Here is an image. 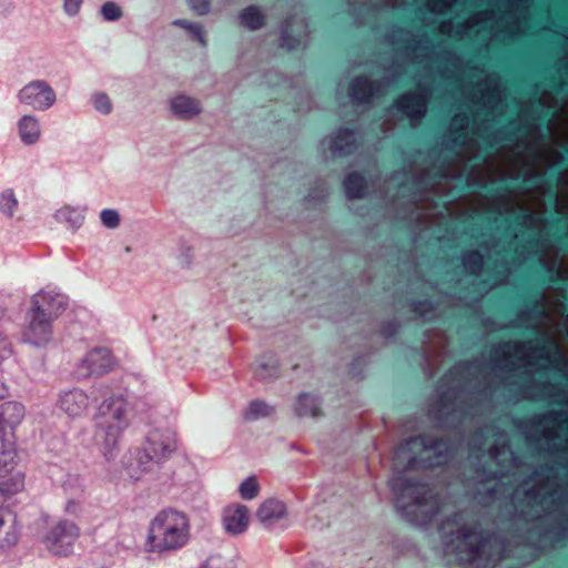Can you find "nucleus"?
<instances>
[{"mask_svg": "<svg viewBox=\"0 0 568 568\" xmlns=\"http://www.w3.org/2000/svg\"><path fill=\"white\" fill-rule=\"evenodd\" d=\"M447 552L456 554L463 562L475 568H490L500 559V546L496 538L486 536L467 526L463 516L448 519L440 526Z\"/></svg>", "mask_w": 568, "mask_h": 568, "instance_id": "1", "label": "nucleus"}, {"mask_svg": "<svg viewBox=\"0 0 568 568\" xmlns=\"http://www.w3.org/2000/svg\"><path fill=\"white\" fill-rule=\"evenodd\" d=\"M191 519L175 508H164L150 520L145 549L151 554L165 555L184 548L191 539Z\"/></svg>", "mask_w": 568, "mask_h": 568, "instance_id": "2", "label": "nucleus"}, {"mask_svg": "<svg viewBox=\"0 0 568 568\" xmlns=\"http://www.w3.org/2000/svg\"><path fill=\"white\" fill-rule=\"evenodd\" d=\"M129 405L122 395L103 400L94 415V439L105 457H111L128 427Z\"/></svg>", "mask_w": 568, "mask_h": 568, "instance_id": "3", "label": "nucleus"}, {"mask_svg": "<svg viewBox=\"0 0 568 568\" xmlns=\"http://www.w3.org/2000/svg\"><path fill=\"white\" fill-rule=\"evenodd\" d=\"M24 487V474L18 464L13 434L0 425V491L9 497Z\"/></svg>", "mask_w": 568, "mask_h": 568, "instance_id": "4", "label": "nucleus"}, {"mask_svg": "<svg viewBox=\"0 0 568 568\" xmlns=\"http://www.w3.org/2000/svg\"><path fill=\"white\" fill-rule=\"evenodd\" d=\"M176 449V435L171 429H153L145 439L142 450L138 455L141 471L151 469L152 466L169 456Z\"/></svg>", "mask_w": 568, "mask_h": 568, "instance_id": "5", "label": "nucleus"}, {"mask_svg": "<svg viewBox=\"0 0 568 568\" xmlns=\"http://www.w3.org/2000/svg\"><path fill=\"white\" fill-rule=\"evenodd\" d=\"M17 100L34 111H47L55 105L57 93L50 83L42 79H36L24 84L17 93Z\"/></svg>", "mask_w": 568, "mask_h": 568, "instance_id": "6", "label": "nucleus"}, {"mask_svg": "<svg viewBox=\"0 0 568 568\" xmlns=\"http://www.w3.org/2000/svg\"><path fill=\"white\" fill-rule=\"evenodd\" d=\"M407 494L412 495L413 503L408 506L406 513L412 516V520L417 524H426L439 510V501L433 495L432 489L425 485H412L406 488Z\"/></svg>", "mask_w": 568, "mask_h": 568, "instance_id": "7", "label": "nucleus"}, {"mask_svg": "<svg viewBox=\"0 0 568 568\" xmlns=\"http://www.w3.org/2000/svg\"><path fill=\"white\" fill-rule=\"evenodd\" d=\"M20 338L22 343L34 347L45 346L52 339V318L29 310Z\"/></svg>", "mask_w": 568, "mask_h": 568, "instance_id": "8", "label": "nucleus"}, {"mask_svg": "<svg viewBox=\"0 0 568 568\" xmlns=\"http://www.w3.org/2000/svg\"><path fill=\"white\" fill-rule=\"evenodd\" d=\"M79 528L70 521H60L51 527L44 537L45 548L59 556H67L72 551V546L79 538Z\"/></svg>", "mask_w": 568, "mask_h": 568, "instance_id": "9", "label": "nucleus"}, {"mask_svg": "<svg viewBox=\"0 0 568 568\" xmlns=\"http://www.w3.org/2000/svg\"><path fill=\"white\" fill-rule=\"evenodd\" d=\"M115 362L109 349L97 348L89 352L77 365L74 374L78 378L100 376L113 368Z\"/></svg>", "mask_w": 568, "mask_h": 568, "instance_id": "10", "label": "nucleus"}, {"mask_svg": "<svg viewBox=\"0 0 568 568\" xmlns=\"http://www.w3.org/2000/svg\"><path fill=\"white\" fill-rule=\"evenodd\" d=\"M168 110L173 119L190 122L202 114L203 106L195 97L186 93H176L168 99Z\"/></svg>", "mask_w": 568, "mask_h": 568, "instance_id": "11", "label": "nucleus"}, {"mask_svg": "<svg viewBox=\"0 0 568 568\" xmlns=\"http://www.w3.org/2000/svg\"><path fill=\"white\" fill-rule=\"evenodd\" d=\"M222 527L229 536H241L250 527L251 514L248 508L242 504H231L222 510Z\"/></svg>", "mask_w": 568, "mask_h": 568, "instance_id": "12", "label": "nucleus"}, {"mask_svg": "<svg viewBox=\"0 0 568 568\" xmlns=\"http://www.w3.org/2000/svg\"><path fill=\"white\" fill-rule=\"evenodd\" d=\"M65 305L67 298L59 292L41 290L32 296L30 311L53 321L64 311Z\"/></svg>", "mask_w": 568, "mask_h": 568, "instance_id": "13", "label": "nucleus"}, {"mask_svg": "<svg viewBox=\"0 0 568 568\" xmlns=\"http://www.w3.org/2000/svg\"><path fill=\"white\" fill-rule=\"evenodd\" d=\"M90 404L89 396L78 388L64 392L59 398L60 408L72 418L83 416L88 412Z\"/></svg>", "mask_w": 568, "mask_h": 568, "instance_id": "14", "label": "nucleus"}, {"mask_svg": "<svg viewBox=\"0 0 568 568\" xmlns=\"http://www.w3.org/2000/svg\"><path fill=\"white\" fill-rule=\"evenodd\" d=\"M18 135L22 144L31 146L37 144L42 135L40 120L34 114H24L17 121Z\"/></svg>", "mask_w": 568, "mask_h": 568, "instance_id": "15", "label": "nucleus"}, {"mask_svg": "<svg viewBox=\"0 0 568 568\" xmlns=\"http://www.w3.org/2000/svg\"><path fill=\"white\" fill-rule=\"evenodd\" d=\"M427 97L418 92L403 95L397 102V109L402 110L410 120L420 119L426 112Z\"/></svg>", "mask_w": 568, "mask_h": 568, "instance_id": "16", "label": "nucleus"}, {"mask_svg": "<svg viewBox=\"0 0 568 568\" xmlns=\"http://www.w3.org/2000/svg\"><path fill=\"white\" fill-rule=\"evenodd\" d=\"M286 506L278 499H267L256 511V517L264 526H272L286 516Z\"/></svg>", "mask_w": 568, "mask_h": 568, "instance_id": "17", "label": "nucleus"}, {"mask_svg": "<svg viewBox=\"0 0 568 568\" xmlns=\"http://www.w3.org/2000/svg\"><path fill=\"white\" fill-rule=\"evenodd\" d=\"M26 415L24 406L18 402H6L0 405V425L12 432L21 424Z\"/></svg>", "mask_w": 568, "mask_h": 568, "instance_id": "18", "label": "nucleus"}, {"mask_svg": "<svg viewBox=\"0 0 568 568\" xmlns=\"http://www.w3.org/2000/svg\"><path fill=\"white\" fill-rule=\"evenodd\" d=\"M54 219L74 231L83 224L84 209L63 206L54 213Z\"/></svg>", "mask_w": 568, "mask_h": 568, "instance_id": "19", "label": "nucleus"}, {"mask_svg": "<svg viewBox=\"0 0 568 568\" xmlns=\"http://www.w3.org/2000/svg\"><path fill=\"white\" fill-rule=\"evenodd\" d=\"M0 509V550L13 547L19 539V528L14 521H6Z\"/></svg>", "mask_w": 568, "mask_h": 568, "instance_id": "20", "label": "nucleus"}, {"mask_svg": "<svg viewBox=\"0 0 568 568\" xmlns=\"http://www.w3.org/2000/svg\"><path fill=\"white\" fill-rule=\"evenodd\" d=\"M294 409L301 417H315L320 413L318 400L315 396L302 394L298 396Z\"/></svg>", "mask_w": 568, "mask_h": 568, "instance_id": "21", "label": "nucleus"}, {"mask_svg": "<svg viewBox=\"0 0 568 568\" xmlns=\"http://www.w3.org/2000/svg\"><path fill=\"white\" fill-rule=\"evenodd\" d=\"M355 141L354 132L344 129L339 130L334 139L329 141V150L333 153H345L349 151V148Z\"/></svg>", "mask_w": 568, "mask_h": 568, "instance_id": "22", "label": "nucleus"}, {"mask_svg": "<svg viewBox=\"0 0 568 568\" xmlns=\"http://www.w3.org/2000/svg\"><path fill=\"white\" fill-rule=\"evenodd\" d=\"M344 185L347 197L357 199L364 195L365 182L359 174H348L344 181Z\"/></svg>", "mask_w": 568, "mask_h": 568, "instance_id": "23", "label": "nucleus"}, {"mask_svg": "<svg viewBox=\"0 0 568 568\" xmlns=\"http://www.w3.org/2000/svg\"><path fill=\"white\" fill-rule=\"evenodd\" d=\"M373 95V85L367 78L356 79L351 88V97L354 101L363 102Z\"/></svg>", "mask_w": 568, "mask_h": 568, "instance_id": "24", "label": "nucleus"}, {"mask_svg": "<svg viewBox=\"0 0 568 568\" xmlns=\"http://www.w3.org/2000/svg\"><path fill=\"white\" fill-rule=\"evenodd\" d=\"M4 311L0 310V366L13 357V344L3 329Z\"/></svg>", "mask_w": 568, "mask_h": 568, "instance_id": "25", "label": "nucleus"}, {"mask_svg": "<svg viewBox=\"0 0 568 568\" xmlns=\"http://www.w3.org/2000/svg\"><path fill=\"white\" fill-rule=\"evenodd\" d=\"M240 21L244 27L254 30L262 27L264 17L257 8L248 7L241 13Z\"/></svg>", "mask_w": 568, "mask_h": 568, "instance_id": "26", "label": "nucleus"}, {"mask_svg": "<svg viewBox=\"0 0 568 568\" xmlns=\"http://www.w3.org/2000/svg\"><path fill=\"white\" fill-rule=\"evenodd\" d=\"M172 23L173 26L181 27L186 30L190 36L200 43V45L206 47L207 42L201 24L193 23L183 19H176Z\"/></svg>", "mask_w": 568, "mask_h": 568, "instance_id": "27", "label": "nucleus"}, {"mask_svg": "<svg viewBox=\"0 0 568 568\" xmlns=\"http://www.w3.org/2000/svg\"><path fill=\"white\" fill-rule=\"evenodd\" d=\"M273 412L274 408L265 402L254 400L247 406L245 417L247 419H257L270 416Z\"/></svg>", "mask_w": 568, "mask_h": 568, "instance_id": "28", "label": "nucleus"}, {"mask_svg": "<svg viewBox=\"0 0 568 568\" xmlns=\"http://www.w3.org/2000/svg\"><path fill=\"white\" fill-rule=\"evenodd\" d=\"M260 485L254 476L245 478L239 486V494L245 500H252L257 497Z\"/></svg>", "mask_w": 568, "mask_h": 568, "instance_id": "29", "label": "nucleus"}, {"mask_svg": "<svg viewBox=\"0 0 568 568\" xmlns=\"http://www.w3.org/2000/svg\"><path fill=\"white\" fill-rule=\"evenodd\" d=\"M91 101L94 110L101 114H109L112 111V102L106 93L94 92L91 95Z\"/></svg>", "mask_w": 568, "mask_h": 568, "instance_id": "30", "label": "nucleus"}, {"mask_svg": "<svg viewBox=\"0 0 568 568\" xmlns=\"http://www.w3.org/2000/svg\"><path fill=\"white\" fill-rule=\"evenodd\" d=\"M18 206V201L11 191H6L0 195V211L12 216Z\"/></svg>", "mask_w": 568, "mask_h": 568, "instance_id": "31", "label": "nucleus"}, {"mask_svg": "<svg viewBox=\"0 0 568 568\" xmlns=\"http://www.w3.org/2000/svg\"><path fill=\"white\" fill-rule=\"evenodd\" d=\"M100 12L104 20L116 21L122 17L121 8L112 1H108L102 4Z\"/></svg>", "mask_w": 568, "mask_h": 568, "instance_id": "32", "label": "nucleus"}, {"mask_svg": "<svg viewBox=\"0 0 568 568\" xmlns=\"http://www.w3.org/2000/svg\"><path fill=\"white\" fill-rule=\"evenodd\" d=\"M102 224L108 229H116L120 225V214L116 210L104 209L100 213Z\"/></svg>", "mask_w": 568, "mask_h": 568, "instance_id": "33", "label": "nucleus"}, {"mask_svg": "<svg viewBox=\"0 0 568 568\" xmlns=\"http://www.w3.org/2000/svg\"><path fill=\"white\" fill-rule=\"evenodd\" d=\"M191 9L200 16L206 14L210 10L209 0H189Z\"/></svg>", "mask_w": 568, "mask_h": 568, "instance_id": "34", "label": "nucleus"}, {"mask_svg": "<svg viewBox=\"0 0 568 568\" xmlns=\"http://www.w3.org/2000/svg\"><path fill=\"white\" fill-rule=\"evenodd\" d=\"M454 0H428V7L432 11L444 12L452 7Z\"/></svg>", "mask_w": 568, "mask_h": 568, "instance_id": "35", "label": "nucleus"}, {"mask_svg": "<svg viewBox=\"0 0 568 568\" xmlns=\"http://www.w3.org/2000/svg\"><path fill=\"white\" fill-rule=\"evenodd\" d=\"M417 443H419V439H414V440H412V439H410L409 442H407V443H406V445H405V446H403V447L400 448L399 454H400V455H403V454L405 453L406 448H410L412 444H417ZM420 444H423V445H424L425 450H426L427 453H432V452H434V453H439V452H440V446H442V444H440V443H435V444H434V445H432V446H427L423 440H420Z\"/></svg>", "mask_w": 568, "mask_h": 568, "instance_id": "36", "label": "nucleus"}, {"mask_svg": "<svg viewBox=\"0 0 568 568\" xmlns=\"http://www.w3.org/2000/svg\"><path fill=\"white\" fill-rule=\"evenodd\" d=\"M83 0H64V10L69 16L78 13Z\"/></svg>", "mask_w": 568, "mask_h": 568, "instance_id": "37", "label": "nucleus"}, {"mask_svg": "<svg viewBox=\"0 0 568 568\" xmlns=\"http://www.w3.org/2000/svg\"><path fill=\"white\" fill-rule=\"evenodd\" d=\"M201 568H225L224 561L220 557L209 558Z\"/></svg>", "mask_w": 568, "mask_h": 568, "instance_id": "38", "label": "nucleus"}, {"mask_svg": "<svg viewBox=\"0 0 568 568\" xmlns=\"http://www.w3.org/2000/svg\"><path fill=\"white\" fill-rule=\"evenodd\" d=\"M80 510V505L75 500H69L65 505V511L71 515H77Z\"/></svg>", "mask_w": 568, "mask_h": 568, "instance_id": "39", "label": "nucleus"}, {"mask_svg": "<svg viewBox=\"0 0 568 568\" xmlns=\"http://www.w3.org/2000/svg\"><path fill=\"white\" fill-rule=\"evenodd\" d=\"M487 20H488V13L487 12L478 13V14H476L475 17H473L469 20V23L477 24V23H480V22H486Z\"/></svg>", "mask_w": 568, "mask_h": 568, "instance_id": "40", "label": "nucleus"}, {"mask_svg": "<svg viewBox=\"0 0 568 568\" xmlns=\"http://www.w3.org/2000/svg\"><path fill=\"white\" fill-rule=\"evenodd\" d=\"M6 394V387L2 383H0V398H2Z\"/></svg>", "mask_w": 568, "mask_h": 568, "instance_id": "41", "label": "nucleus"}, {"mask_svg": "<svg viewBox=\"0 0 568 568\" xmlns=\"http://www.w3.org/2000/svg\"><path fill=\"white\" fill-rule=\"evenodd\" d=\"M307 568H324L321 564L312 562L307 566Z\"/></svg>", "mask_w": 568, "mask_h": 568, "instance_id": "42", "label": "nucleus"}, {"mask_svg": "<svg viewBox=\"0 0 568 568\" xmlns=\"http://www.w3.org/2000/svg\"><path fill=\"white\" fill-rule=\"evenodd\" d=\"M333 138H331L328 141L327 140H324V143H328L329 144V141L332 140Z\"/></svg>", "mask_w": 568, "mask_h": 568, "instance_id": "43", "label": "nucleus"}]
</instances>
